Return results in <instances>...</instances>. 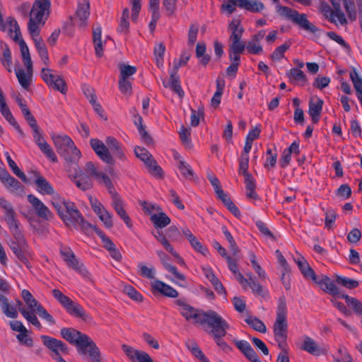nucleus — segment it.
I'll use <instances>...</instances> for the list:
<instances>
[{
  "mask_svg": "<svg viewBox=\"0 0 362 362\" xmlns=\"http://www.w3.org/2000/svg\"><path fill=\"white\" fill-rule=\"evenodd\" d=\"M248 167H249V156H246V155H241L239 159V169L238 173L245 177L247 175H252L248 173Z\"/></svg>",
  "mask_w": 362,
  "mask_h": 362,
  "instance_id": "62",
  "label": "nucleus"
},
{
  "mask_svg": "<svg viewBox=\"0 0 362 362\" xmlns=\"http://www.w3.org/2000/svg\"><path fill=\"white\" fill-rule=\"evenodd\" d=\"M294 261L305 277L310 278L313 281H316V275L314 270L310 267L307 260L303 256L298 254L296 257H294Z\"/></svg>",
  "mask_w": 362,
  "mask_h": 362,
  "instance_id": "28",
  "label": "nucleus"
},
{
  "mask_svg": "<svg viewBox=\"0 0 362 362\" xmlns=\"http://www.w3.org/2000/svg\"><path fill=\"white\" fill-rule=\"evenodd\" d=\"M332 8L324 0L320 1L319 9L324 16L332 23L338 25H344L348 23L344 13L341 10V4H343L348 18L354 21L356 18V11L353 0H329Z\"/></svg>",
  "mask_w": 362,
  "mask_h": 362,
  "instance_id": "1",
  "label": "nucleus"
},
{
  "mask_svg": "<svg viewBox=\"0 0 362 362\" xmlns=\"http://www.w3.org/2000/svg\"><path fill=\"white\" fill-rule=\"evenodd\" d=\"M50 6L47 4H43L35 0L30 13L28 22L29 33L33 32V29L40 32L39 25H44L49 14Z\"/></svg>",
  "mask_w": 362,
  "mask_h": 362,
  "instance_id": "7",
  "label": "nucleus"
},
{
  "mask_svg": "<svg viewBox=\"0 0 362 362\" xmlns=\"http://www.w3.org/2000/svg\"><path fill=\"white\" fill-rule=\"evenodd\" d=\"M1 21L0 30L7 31L10 37L14 40L17 41L21 38L20 28L17 21L12 17H8L6 23L4 22L1 13L0 12Z\"/></svg>",
  "mask_w": 362,
  "mask_h": 362,
  "instance_id": "18",
  "label": "nucleus"
},
{
  "mask_svg": "<svg viewBox=\"0 0 362 362\" xmlns=\"http://www.w3.org/2000/svg\"><path fill=\"white\" fill-rule=\"evenodd\" d=\"M229 269L233 273L237 281L240 284L247 283L246 278L239 272L238 265L235 260L230 257H226Z\"/></svg>",
  "mask_w": 362,
  "mask_h": 362,
  "instance_id": "52",
  "label": "nucleus"
},
{
  "mask_svg": "<svg viewBox=\"0 0 362 362\" xmlns=\"http://www.w3.org/2000/svg\"><path fill=\"white\" fill-rule=\"evenodd\" d=\"M0 112L4 118L11 124L20 134H23V131L19 124L13 117L8 106L6 104L4 93L0 88Z\"/></svg>",
  "mask_w": 362,
  "mask_h": 362,
  "instance_id": "22",
  "label": "nucleus"
},
{
  "mask_svg": "<svg viewBox=\"0 0 362 362\" xmlns=\"http://www.w3.org/2000/svg\"><path fill=\"white\" fill-rule=\"evenodd\" d=\"M25 245V239L23 238V242L20 243L18 240L16 242H13L10 245V247L12 250L13 252L16 255V256L23 262H26L27 259L23 252L22 248Z\"/></svg>",
  "mask_w": 362,
  "mask_h": 362,
  "instance_id": "56",
  "label": "nucleus"
},
{
  "mask_svg": "<svg viewBox=\"0 0 362 362\" xmlns=\"http://www.w3.org/2000/svg\"><path fill=\"white\" fill-rule=\"evenodd\" d=\"M245 322L255 330L261 333L267 332V327L264 323L256 317L249 316L245 320Z\"/></svg>",
  "mask_w": 362,
  "mask_h": 362,
  "instance_id": "47",
  "label": "nucleus"
},
{
  "mask_svg": "<svg viewBox=\"0 0 362 362\" xmlns=\"http://www.w3.org/2000/svg\"><path fill=\"white\" fill-rule=\"evenodd\" d=\"M183 235L189 241L192 247L198 252H200L203 255H206L208 253V249L202 244L199 240L192 233L188 228H184L182 230Z\"/></svg>",
  "mask_w": 362,
  "mask_h": 362,
  "instance_id": "33",
  "label": "nucleus"
},
{
  "mask_svg": "<svg viewBox=\"0 0 362 362\" xmlns=\"http://www.w3.org/2000/svg\"><path fill=\"white\" fill-rule=\"evenodd\" d=\"M90 7L88 3L81 4L78 6L76 15L79 20L78 25L85 27L87 24V20L90 15Z\"/></svg>",
  "mask_w": 362,
  "mask_h": 362,
  "instance_id": "37",
  "label": "nucleus"
},
{
  "mask_svg": "<svg viewBox=\"0 0 362 362\" xmlns=\"http://www.w3.org/2000/svg\"><path fill=\"white\" fill-rule=\"evenodd\" d=\"M88 199L93 211L107 228L113 226L112 214L105 209L104 206L93 196L89 195Z\"/></svg>",
  "mask_w": 362,
  "mask_h": 362,
  "instance_id": "12",
  "label": "nucleus"
},
{
  "mask_svg": "<svg viewBox=\"0 0 362 362\" xmlns=\"http://www.w3.org/2000/svg\"><path fill=\"white\" fill-rule=\"evenodd\" d=\"M35 175L34 182L36 185L37 191L41 194L52 195V197L57 193L54 192V188L51 184L42 176H41L37 172H33Z\"/></svg>",
  "mask_w": 362,
  "mask_h": 362,
  "instance_id": "24",
  "label": "nucleus"
},
{
  "mask_svg": "<svg viewBox=\"0 0 362 362\" xmlns=\"http://www.w3.org/2000/svg\"><path fill=\"white\" fill-rule=\"evenodd\" d=\"M229 327V324L226 322V320L222 318L221 322L216 324L215 327L209 330L208 333L212 337L218 335L226 336Z\"/></svg>",
  "mask_w": 362,
  "mask_h": 362,
  "instance_id": "46",
  "label": "nucleus"
},
{
  "mask_svg": "<svg viewBox=\"0 0 362 362\" xmlns=\"http://www.w3.org/2000/svg\"><path fill=\"white\" fill-rule=\"evenodd\" d=\"M65 310L71 315L79 317L83 320H86L87 318V315L84 311L83 308L78 303L74 302L73 300L69 305L65 308Z\"/></svg>",
  "mask_w": 362,
  "mask_h": 362,
  "instance_id": "43",
  "label": "nucleus"
},
{
  "mask_svg": "<svg viewBox=\"0 0 362 362\" xmlns=\"http://www.w3.org/2000/svg\"><path fill=\"white\" fill-rule=\"evenodd\" d=\"M91 148L96 155L105 163L112 164L113 159L107 146L98 139H92L90 141Z\"/></svg>",
  "mask_w": 362,
  "mask_h": 362,
  "instance_id": "17",
  "label": "nucleus"
},
{
  "mask_svg": "<svg viewBox=\"0 0 362 362\" xmlns=\"http://www.w3.org/2000/svg\"><path fill=\"white\" fill-rule=\"evenodd\" d=\"M61 334L62 337L71 344H74L78 349L81 347L83 344L82 341H85L84 337H88L87 334H83L81 332L73 328H62L61 329Z\"/></svg>",
  "mask_w": 362,
  "mask_h": 362,
  "instance_id": "19",
  "label": "nucleus"
},
{
  "mask_svg": "<svg viewBox=\"0 0 362 362\" xmlns=\"http://www.w3.org/2000/svg\"><path fill=\"white\" fill-rule=\"evenodd\" d=\"M51 204L68 228H75L78 224L83 227L86 223L75 204L66 200L59 194H56L52 197Z\"/></svg>",
  "mask_w": 362,
  "mask_h": 362,
  "instance_id": "3",
  "label": "nucleus"
},
{
  "mask_svg": "<svg viewBox=\"0 0 362 362\" xmlns=\"http://www.w3.org/2000/svg\"><path fill=\"white\" fill-rule=\"evenodd\" d=\"M300 349L313 356H320L325 354V349L320 347L311 337L305 336Z\"/></svg>",
  "mask_w": 362,
  "mask_h": 362,
  "instance_id": "25",
  "label": "nucleus"
},
{
  "mask_svg": "<svg viewBox=\"0 0 362 362\" xmlns=\"http://www.w3.org/2000/svg\"><path fill=\"white\" fill-rule=\"evenodd\" d=\"M175 304L179 306V312L186 320H192L194 323L200 324L204 311L195 309L194 307L180 299L175 301Z\"/></svg>",
  "mask_w": 362,
  "mask_h": 362,
  "instance_id": "13",
  "label": "nucleus"
},
{
  "mask_svg": "<svg viewBox=\"0 0 362 362\" xmlns=\"http://www.w3.org/2000/svg\"><path fill=\"white\" fill-rule=\"evenodd\" d=\"M119 78L130 79L131 76L136 72V67L128 64H122L119 66Z\"/></svg>",
  "mask_w": 362,
  "mask_h": 362,
  "instance_id": "54",
  "label": "nucleus"
},
{
  "mask_svg": "<svg viewBox=\"0 0 362 362\" xmlns=\"http://www.w3.org/2000/svg\"><path fill=\"white\" fill-rule=\"evenodd\" d=\"M30 35L34 41L38 54L44 64L47 66L49 63L48 52L42 38L40 36V32L36 30L35 31L33 29V32L30 33Z\"/></svg>",
  "mask_w": 362,
  "mask_h": 362,
  "instance_id": "23",
  "label": "nucleus"
},
{
  "mask_svg": "<svg viewBox=\"0 0 362 362\" xmlns=\"http://www.w3.org/2000/svg\"><path fill=\"white\" fill-rule=\"evenodd\" d=\"M228 1L235 4L236 6L254 13L259 12L264 8V4L257 0H228Z\"/></svg>",
  "mask_w": 362,
  "mask_h": 362,
  "instance_id": "26",
  "label": "nucleus"
},
{
  "mask_svg": "<svg viewBox=\"0 0 362 362\" xmlns=\"http://www.w3.org/2000/svg\"><path fill=\"white\" fill-rule=\"evenodd\" d=\"M4 219L16 240L23 243V235L21 230L20 223L16 218L15 211L4 214Z\"/></svg>",
  "mask_w": 362,
  "mask_h": 362,
  "instance_id": "20",
  "label": "nucleus"
},
{
  "mask_svg": "<svg viewBox=\"0 0 362 362\" xmlns=\"http://www.w3.org/2000/svg\"><path fill=\"white\" fill-rule=\"evenodd\" d=\"M350 78L353 82L356 93H362V79L359 77L355 69L350 73Z\"/></svg>",
  "mask_w": 362,
  "mask_h": 362,
  "instance_id": "64",
  "label": "nucleus"
},
{
  "mask_svg": "<svg viewBox=\"0 0 362 362\" xmlns=\"http://www.w3.org/2000/svg\"><path fill=\"white\" fill-rule=\"evenodd\" d=\"M177 168L185 178L187 180L192 179L194 176V171L192 169L191 166L185 160L182 159L179 160Z\"/></svg>",
  "mask_w": 362,
  "mask_h": 362,
  "instance_id": "55",
  "label": "nucleus"
},
{
  "mask_svg": "<svg viewBox=\"0 0 362 362\" xmlns=\"http://www.w3.org/2000/svg\"><path fill=\"white\" fill-rule=\"evenodd\" d=\"M323 103V100L318 98L315 101L313 100L309 101L308 114L311 117L312 122L314 124H317L320 120Z\"/></svg>",
  "mask_w": 362,
  "mask_h": 362,
  "instance_id": "29",
  "label": "nucleus"
},
{
  "mask_svg": "<svg viewBox=\"0 0 362 362\" xmlns=\"http://www.w3.org/2000/svg\"><path fill=\"white\" fill-rule=\"evenodd\" d=\"M0 305L1 306L4 313L8 317L16 318L18 312L13 305H10L8 300L6 296L0 294Z\"/></svg>",
  "mask_w": 362,
  "mask_h": 362,
  "instance_id": "40",
  "label": "nucleus"
},
{
  "mask_svg": "<svg viewBox=\"0 0 362 362\" xmlns=\"http://www.w3.org/2000/svg\"><path fill=\"white\" fill-rule=\"evenodd\" d=\"M291 43L286 42L281 45L277 47L270 54V59L275 62H279L284 57L285 52L290 48Z\"/></svg>",
  "mask_w": 362,
  "mask_h": 362,
  "instance_id": "48",
  "label": "nucleus"
},
{
  "mask_svg": "<svg viewBox=\"0 0 362 362\" xmlns=\"http://www.w3.org/2000/svg\"><path fill=\"white\" fill-rule=\"evenodd\" d=\"M52 139L57 152L64 159L66 170L74 173L81 157L80 150L76 146L71 138L66 134H53Z\"/></svg>",
  "mask_w": 362,
  "mask_h": 362,
  "instance_id": "2",
  "label": "nucleus"
},
{
  "mask_svg": "<svg viewBox=\"0 0 362 362\" xmlns=\"http://www.w3.org/2000/svg\"><path fill=\"white\" fill-rule=\"evenodd\" d=\"M336 282L349 289L355 288L359 285L358 281L340 276H337Z\"/></svg>",
  "mask_w": 362,
  "mask_h": 362,
  "instance_id": "59",
  "label": "nucleus"
},
{
  "mask_svg": "<svg viewBox=\"0 0 362 362\" xmlns=\"http://www.w3.org/2000/svg\"><path fill=\"white\" fill-rule=\"evenodd\" d=\"M4 186L15 196H22L25 193L24 187L13 177Z\"/></svg>",
  "mask_w": 362,
  "mask_h": 362,
  "instance_id": "41",
  "label": "nucleus"
},
{
  "mask_svg": "<svg viewBox=\"0 0 362 362\" xmlns=\"http://www.w3.org/2000/svg\"><path fill=\"white\" fill-rule=\"evenodd\" d=\"M200 325H206L209 330L215 327L216 324L221 322L222 317L216 311L209 310L203 313Z\"/></svg>",
  "mask_w": 362,
  "mask_h": 362,
  "instance_id": "31",
  "label": "nucleus"
},
{
  "mask_svg": "<svg viewBox=\"0 0 362 362\" xmlns=\"http://www.w3.org/2000/svg\"><path fill=\"white\" fill-rule=\"evenodd\" d=\"M203 272L205 277L210 281L217 293L219 294H226V292L223 284L215 276L212 270L209 268H203Z\"/></svg>",
  "mask_w": 362,
  "mask_h": 362,
  "instance_id": "35",
  "label": "nucleus"
},
{
  "mask_svg": "<svg viewBox=\"0 0 362 362\" xmlns=\"http://www.w3.org/2000/svg\"><path fill=\"white\" fill-rule=\"evenodd\" d=\"M60 255L68 267H71L85 278L89 277V272L76 258V255L70 247L61 246L59 250Z\"/></svg>",
  "mask_w": 362,
  "mask_h": 362,
  "instance_id": "9",
  "label": "nucleus"
},
{
  "mask_svg": "<svg viewBox=\"0 0 362 362\" xmlns=\"http://www.w3.org/2000/svg\"><path fill=\"white\" fill-rule=\"evenodd\" d=\"M246 196L248 199L257 200L259 196L255 192L256 182L252 175L245 177Z\"/></svg>",
  "mask_w": 362,
  "mask_h": 362,
  "instance_id": "39",
  "label": "nucleus"
},
{
  "mask_svg": "<svg viewBox=\"0 0 362 362\" xmlns=\"http://www.w3.org/2000/svg\"><path fill=\"white\" fill-rule=\"evenodd\" d=\"M112 206L115 209V212L120 217V218L124 222L126 226L131 228L132 227V223L130 217L127 214L126 211L124 209L123 201L121 199L120 196L118 194H114L111 197Z\"/></svg>",
  "mask_w": 362,
  "mask_h": 362,
  "instance_id": "21",
  "label": "nucleus"
},
{
  "mask_svg": "<svg viewBox=\"0 0 362 362\" xmlns=\"http://www.w3.org/2000/svg\"><path fill=\"white\" fill-rule=\"evenodd\" d=\"M28 308H20L19 311L21 315L33 325L40 329L41 323L38 320L35 313L38 315L45 319L51 325L55 324L54 317L42 307V305L35 298H32L25 303Z\"/></svg>",
  "mask_w": 362,
  "mask_h": 362,
  "instance_id": "6",
  "label": "nucleus"
},
{
  "mask_svg": "<svg viewBox=\"0 0 362 362\" xmlns=\"http://www.w3.org/2000/svg\"><path fill=\"white\" fill-rule=\"evenodd\" d=\"M247 283L240 284L244 289L250 287L253 293L262 297L267 296L268 292L257 281L255 278H250V281L246 279Z\"/></svg>",
  "mask_w": 362,
  "mask_h": 362,
  "instance_id": "38",
  "label": "nucleus"
},
{
  "mask_svg": "<svg viewBox=\"0 0 362 362\" xmlns=\"http://www.w3.org/2000/svg\"><path fill=\"white\" fill-rule=\"evenodd\" d=\"M0 61L4 67L11 72L12 68L11 53L9 48L5 45L2 47V54L0 57Z\"/></svg>",
  "mask_w": 362,
  "mask_h": 362,
  "instance_id": "53",
  "label": "nucleus"
},
{
  "mask_svg": "<svg viewBox=\"0 0 362 362\" xmlns=\"http://www.w3.org/2000/svg\"><path fill=\"white\" fill-rule=\"evenodd\" d=\"M164 86L165 87H170V88L177 93L180 98L183 97L184 91L180 84V79L177 73L171 72L169 83L168 85L165 84Z\"/></svg>",
  "mask_w": 362,
  "mask_h": 362,
  "instance_id": "42",
  "label": "nucleus"
},
{
  "mask_svg": "<svg viewBox=\"0 0 362 362\" xmlns=\"http://www.w3.org/2000/svg\"><path fill=\"white\" fill-rule=\"evenodd\" d=\"M151 221L154 224V226L158 228H164L170 223V218L163 212L151 215Z\"/></svg>",
  "mask_w": 362,
  "mask_h": 362,
  "instance_id": "45",
  "label": "nucleus"
},
{
  "mask_svg": "<svg viewBox=\"0 0 362 362\" xmlns=\"http://www.w3.org/2000/svg\"><path fill=\"white\" fill-rule=\"evenodd\" d=\"M41 339L44 345L52 351V357L58 362H66L61 356L62 354H68L67 346L60 340L55 338L42 335Z\"/></svg>",
  "mask_w": 362,
  "mask_h": 362,
  "instance_id": "11",
  "label": "nucleus"
},
{
  "mask_svg": "<svg viewBox=\"0 0 362 362\" xmlns=\"http://www.w3.org/2000/svg\"><path fill=\"white\" fill-rule=\"evenodd\" d=\"M69 177L72 180L78 188L83 191L90 189L93 186L92 180L89 175H86L77 165V170L73 172L67 171Z\"/></svg>",
  "mask_w": 362,
  "mask_h": 362,
  "instance_id": "16",
  "label": "nucleus"
},
{
  "mask_svg": "<svg viewBox=\"0 0 362 362\" xmlns=\"http://www.w3.org/2000/svg\"><path fill=\"white\" fill-rule=\"evenodd\" d=\"M156 253L165 269L171 273L174 276L175 279L181 281H185V276L182 274L180 273L175 266L167 262V255L163 251L158 250Z\"/></svg>",
  "mask_w": 362,
  "mask_h": 362,
  "instance_id": "32",
  "label": "nucleus"
},
{
  "mask_svg": "<svg viewBox=\"0 0 362 362\" xmlns=\"http://www.w3.org/2000/svg\"><path fill=\"white\" fill-rule=\"evenodd\" d=\"M228 30L230 32L229 40H238L241 39L245 29L240 20L234 19L228 24Z\"/></svg>",
  "mask_w": 362,
  "mask_h": 362,
  "instance_id": "36",
  "label": "nucleus"
},
{
  "mask_svg": "<svg viewBox=\"0 0 362 362\" xmlns=\"http://www.w3.org/2000/svg\"><path fill=\"white\" fill-rule=\"evenodd\" d=\"M151 285L155 291L165 296L176 298L178 296V292L175 288L160 280H154Z\"/></svg>",
  "mask_w": 362,
  "mask_h": 362,
  "instance_id": "30",
  "label": "nucleus"
},
{
  "mask_svg": "<svg viewBox=\"0 0 362 362\" xmlns=\"http://www.w3.org/2000/svg\"><path fill=\"white\" fill-rule=\"evenodd\" d=\"M341 297L346 300L347 305L353 309L356 314L362 315V303L361 301L348 295H341Z\"/></svg>",
  "mask_w": 362,
  "mask_h": 362,
  "instance_id": "50",
  "label": "nucleus"
},
{
  "mask_svg": "<svg viewBox=\"0 0 362 362\" xmlns=\"http://www.w3.org/2000/svg\"><path fill=\"white\" fill-rule=\"evenodd\" d=\"M134 153L136 156L144 162L152 175L157 177H163L161 168L157 164V162L154 160L152 155L146 148L136 146L134 148Z\"/></svg>",
  "mask_w": 362,
  "mask_h": 362,
  "instance_id": "8",
  "label": "nucleus"
},
{
  "mask_svg": "<svg viewBox=\"0 0 362 362\" xmlns=\"http://www.w3.org/2000/svg\"><path fill=\"white\" fill-rule=\"evenodd\" d=\"M39 148L41 151L52 162L57 163L58 161L55 153L47 141L39 144Z\"/></svg>",
  "mask_w": 362,
  "mask_h": 362,
  "instance_id": "58",
  "label": "nucleus"
},
{
  "mask_svg": "<svg viewBox=\"0 0 362 362\" xmlns=\"http://www.w3.org/2000/svg\"><path fill=\"white\" fill-rule=\"evenodd\" d=\"M286 303L285 298L279 300L276 320L273 325V332L278 346L284 350L287 346L288 323L286 320Z\"/></svg>",
  "mask_w": 362,
  "mask_h": 362,
  "instance_id": "4",
  "label": "nucleus"
},
{
  "mask_svg": "<svg viewBox=\"0 0 362 362\" xmlns=\"http://www.w3.org/2000/svg\"><path fill=\"white\" fill-rule=\"evenodd\" d=\"M229 40L230 41L229 49L233 54H241L243 52L245 48V44L241 39Z\"/></svg>",
  "mask_w": 362,
  "mask_h": 362,
  "instance_id": "60",
  "label": "nucleus"
},
{
  "mask_svg": "<svg viewBox=\"0 0 362 362\" xmlns=\"http://www.w3.org/2000/svg\"><path fill=\"white\" fill-rule=\"evenodd\" d=\"M16 75L21 86L28 90L30 85L33 74L18 69L16 70Z\"/></svg>",
  "mask_w": 362,
  "mask_h": 362,
  "instance_id": "44",
  "label": "nucleus"
},
{
  "mask_svg": "<svg viewBox=\"0 0 362 362\" xmlns=\"http://www.w3.org/2000/svg\"><path fill=\"white\" fill-rule=\"evenodd\" d=\"M138 274L144 278L153 279L155 277L156 269L153 266L147 267L143 263H139L137 266Z\"/></svg>",
  "mask_w": 362,
  "mask_h": 362,
  "instance_id": "51",
  "label": "nucleus"
},
{
  "mask_svg": "<svg viewBox=\"0 0 362 362\" xmlns=\"http://www.w3.org/2000/svg\"><path fill=\"white\" fill-rule=\"evenodd\" d=\"M41 76L46 84L50 88L65 94L67 90V86L62 76L56 74L54 71L49 68H42Z\"/></svg>",
  "mask_w": 362,
  "mask_h": 362,
  "instance_id": "10",
  "label": "nucleus"
},
{
  "mask_svg": "<svg viewBox=\"0 0 362 362\" xmlns=\"http://www.w3.org/2000/svg\"><path fill=\"white\" fill-rule=\"evenodd\" d=\"M272 1L274 4H276V11L281 16L291 21L293 23L297 25L300 28L308 33L317 34L320 31L319 28L308 21L306 14L300 13L294 9L280 5L279 0Z\"/></svg>",
  "mask_w": 362,
  "mask_h": 362,
  "instance_id": "5",
  "label": "nucleus"
},
{
  "mask_svg": "<svg viewBox=\"0 0 362 362\" xmlns=\"http://www.w3.org/2000/svg\"><path fill=\"white\" fill-rule=\"evenodd\" d=\"M119 90L125 95H130L132 93V80L119 78L118 81Z\"/></svg>",
  "mask_w": 362,
  "mask_h": 362,
  "instance_id": "61",
  "label": "nucleus"
},
{
  "mask_svg": "<svg viewBox=\"0 0 362 362\" xmlns=\"http://www.w3.org/2000/svg\"><path fill=\"white\" fill-rule=\"evenodd\" d=\"M289 80L292 82H303L307 81V77L304 72L299 69H291L286 74Z\"/></svg>",
  "mask_w": 362,
  "mask_h": 362,
  "instance_id": "49",
  "label": "nucleus"
},
{
  "mask_svg": "<svg viewBox=\"0 0 362 362\" xmlns=\"http://www.w3.org/2000/svg\"><path fill=\"white\" fill-rule=\"evenodd\" d=\"M105 143L108 149L110 148V150H111L117 157L121 160H124L126 158L120 144L115 138L108 136L106 138Z\"/></svg>",
  "mask_w": 362,
  "mask_h": 362,
  "instance_id": "34",
  "label": "nucleus"
},
{
  "mask_svg": "<svg viewBox=\"0 0 362 362\" xmlns=\"http://www.w3.org/2000/svg\"><path fill=\"white\" fill-rule=\"evenodd\" d=\"M264 35L265 32L263 30L252 35L246 46L247 51L250 54H258L262 52L263 48L260 45V41L264 38Z\"/></svg>",
  "mask_w": 362,
  "mask_h": 362,
  "instance_id": "27",
  "label": "nucleus"
},
{
  "mask_svg": "<svg viewBox=\"0 0 362 362\" xmlns=\"http://www.w3.org/2000/svg\"><path fill=\"white\" fill-rule=\"evenodd\" d=\"M100 184L104 185L108 189L111 197L114 194H117L114 189L113 184L110 178L104 173L101 172L95 179Z\"/></svg>",
  "mask_w": 362,
  "mask_h": 362,
  "instance_id": "57",
  "label": "nucleus"
},
{
  "mask_svg": "<svg viewBox=\"0 0 362 362\" xmlns=\"http://www.w3.org/2000/svg\"><path fill=\"white\" fill-rule=\"evenodd\" d=\"M28 201L32 205L38 217L49 221L54 216L49 209L33 194L28 195Z\"/></svg>",
  "mask_w": 362,
  "mask_h": 362,
  "instance_id": "15",
  "label": "nucleus"
},
{
  "mask_svg": "<svg viewBox=\"0 0 362 362\" xmlns=\"http://www.w3.org/2000/svg\"><path fill=\"white\" fill-rule=\"evenodd\" d=\"M53 296L58 300V302L64 308V309L71 303L72 300L63 294L59 289L52 290Z\"/></svg>",
  "mask_w": 362,
  "mask_h": 362,
  "instance_id": "63",
  "label": "nucleus"
},
{
  "mask_svg": "<svg viewBox=\"0 0 362 362\" xmlns=\"http://www.w3.org/2000/svg\"><path fill=\"white\" fill-rule=\"evenodd\" d=\"M85 341L83 342L81 347L77 349L78 354L82 355H88L90 362H101L100 351L95 343L89 337H84Z\"/></svg>",
  "mask_w": 362,
  "mask_h": 362,
  "instance_id": "14",
  "label": "nucleus"
}]
</instances>
